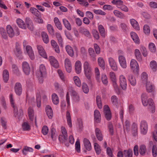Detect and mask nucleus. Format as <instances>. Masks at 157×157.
I'll return each mask as SVG.
<instances>
[{
  "label": "nucleus",
  "instance_id": "f257e3e1",
  "mask_svg": "<svg viewBox=\"0 0 157 157\" xmlns=\"http://www.w3.org/2000/svg\"><path fill=\"white\" fill-rule=\"evenodd\" d=\"M147 94L146 93H143L141 95V99L142 104L144 106H149V109L151 112L153 113L155 112V108L153 100L151 98L147 99Z\"/></svg>",
  "mask_w": 157,
  "mask_h": 157
},
{
  "label": "nucleus",
  "instance_id": "f03ea898",
  "mask_svg": "<svg viewBox=\"0 0 157 157\" xmlns=\"http://www.w3.org/2000/svg\"><path fill=\"white\" fill-rule=\"evenodd\" d=\"M58 139L60 143L64 144L67 146H69V141L67 131L64 127H61L60 134L59 135Z\"/></svg>",
  "mask_w": 157,
  "mask_h": 157
},
{
  "label": "nucleus",
  "instance_id": "7ed1b4c3",
  "mask_svg": "<svg viewBox=\"0 0 157 157\" xmlns=\"http://www.w3.org/2000/svg\"><path fill=\"white\" fill-rule=\"evenodd\" d=\"M84 74L88 79H90L91 75V68L89 63L85 61L83 65Z\"/></svg>",
  "mask_w": 157,
  "mask_h": 157
},
{
  "label": "nucleus",
  "instance_id": "20e7f679",
  "mask_svg": "<svg viewBox=\"0 0 157 157\" xmlns=\"http://www.w3.org/2000/svg\"><path fill=\"white\" fill-rule=\"evenodd\" d=\"M27 42L25 40H24L23 45L25 49L31 59L33 60L34 59V55L32 48L29 45H27Z\"/></svg>",
  "mask_w": 157,
  "mask_h": 157
},
{
  "label": "nucleus",
  "instance_id": "39448f33",
  "mask_svg": "<svg viewBox=\"0 0 157 157\" xmlns=\"http://www.w3.org/2000/svg\"><path fill=\"white\" fill-rule=\"evenodd\" d=\"M140 132L142 134L145 135L148 130V124L146 121L144 120L141 121L140 124Z\"/></svg>",
  "mask_w": 157,
  "mask_h": 157
},
{
  "label": "nucleus",
  "instance_id": "423d86ee",
  "mask_svg": "<svg viewBox=\"0 0 157 157\" xmlns=\"http://www.w3.org/2000/svg\"><path fill=\"white\" fill-rule=\"evenodd\" d=\"M104 112L106 119L108 121L111 120L112 118L111 113L108 105H105L104 106Z\"/></svg>",
  "mask_w": 157,
  "mask_h": 157
},
{
  "label": "nucleus",
  "instance_id": "0eeeda50",
  "mask_svg": "<svg viewBox=\"0 0 157 157\" xmlns=\"http://www.w3.org/2000/svg\"><path fill=\"white\" fill-rule=\"evenodd\" d=\"M130 66L134 72L138 73L139 67L137 62L134 59H132L130 63Z\"/></svg>",
  "mask_w": 157,
  "mask_h": 157
},
{
  "label": "nucleus",
  "instance_id": "6e6552de",
  "mask_svg": "<svg viewBox=\"0 0 157 157\" xmlns=\"http://www.w3.org/2000/svg\"><path fill=\"white\" fill-rule=\"evenodd\" d=\"M119 80L121 87L123 90H126L127 87V83L125 77L123 75H121L119 77Z\"/></svg>",
  "mask_w": 157,
  "mask_h": 157
},
{
  "label": "nucleus",
  "instance_id": "1a4fd4ad",
  "mask_svg": "<svg viewBox=\"0 0 157 157\" xmlns=\"http://www.w3.org/2000/svg\"><path fill=\"white\" fill-rule=\"evenodd\" d=\"M108 62L109 66L111 69L113 71H117V67L116 62L114 59L111 57L108 58Z\"/></svg>",
  "mask_w": 157,
  "mask_h": 157
},
{
  "label": "nucleus",
  "instance_id": "9d476101",
  "mask_svg": "<svg viewBox=\"0 0 157 157\" xmlns=\"http://www.w3.org/2000/svg\"><path fill=\"white\" fill-rule=\"evenodd\" d=\"M118 59L120 66L123 68H126L127 66L125 57L122 55H119L118 56Z\"/></svg>",
  "mask_w": 157,
  "mask_h": 157
},
{
  "label": "nucleus",
  "instance_id": "9b49d317",
  "mask_svg": "<svg viewBox=\"0 0 157 157\" xmlns=\"http://www.w3.org/2000/svg\"><path fill=\"white\" fill-rule=\"evenodd\" d=\"M83 143L85 150H84L85 153L86 152V151H90L91 150L92 147L91 144L89 140L86 138H84L83 140Z\"/></svg>",
  "mask_w": 157,
  "mask_h": 157
},
{
  "label": "nucleus",
  "instance_id": "f8f14e48",
  "mask_svg": "<svg viewBox=\"0 0 157 157\" xmlns=\"http://www.w3.org/2000/svg\"><path fill=\"white\" fill-rule=\"evenodd\" d=\"M23 72L26 75H29L30 72V68L29 63L26 62H24L22 64Z\"/></svg>",
  "mask_w": 157,
  "mask_h": 157
},
{
  "label": "nucleus",
  "instance_id": "ddd939ff",
  "mask_svg": "<svg viewBox=\"0 0 157 157\" xmlns=\"http://www.w3.org/2000/svg\"><path fill=\"white\" fill-rule=\"evenodd\" d=\"M10 99L12 106L13 109V112L14 116L17 117V115L18 109L17 107L14 105V100L13 98V95L11 94L10 95Z\"/></svg>",
  "mask_w": 157,
  "mask_h": 157
},
{
  "label": "nucleus",
  "instance_id": "4468645a",
  "mask_svg": "<svg viewBox=\"0 0 157 157\" xmlns=\"http://www.w3.org/2000/svg\"><path fill=\"white\" fill-rule=\"evenodd\" d=\"M14 90L16 94L18 95H20L22 93V88L20 83L17 82L14 86Z\"/></svg>",
  "mask_w": 157,
  "mask_h": 157
},
{
  "label": "nucleus",
  "instance_id": "2eb2a0df",
  "mask_svg": "<svg viewBox=\"0 0 157 157\" xmlns=\"http://www.w3.org/2000/svg\"><path fill=\"white\" fill-rule=\"evenodd\" d=\"M49 60L51 65L55 68H58L59 67V64L57 60L53 56H50L49 57Z\"/></svg>",
  "mask_w": 157,
  "mask_h": 157
},
{
  "label": "nucleus",
  "instance_id": "dca6fc26",
  "mask_svg": "<svg viewBox=\"0 0 157 157\" xmlns=\"http://www.w3.org/2000/svg\"><path fill=\"white\" fill-rule=\"evenodd\" d=\"M65 67L67 71L70 72L71 70L72 67L71 63L68 58H66L64 61Z\"/></svg>",
  "mask_w": 157,
  "mask_h": 157
},
{
  "label": "nucleus",
  "instance_id": "f3484780",
  "mask_svg": "<svg viewBox=\"0 0 157 157\" xmlns=\"http://www.w3.org/2000/svg\"><path fill=\"white\" fill-rule=\"evenodd\" d=\"M130 22L133 28L137 30L140 29V27L137 21L134 19H130Z\"/></svg>",
  "mask_w": 157,
  "mask_h": 157
},
{
  "label": "nucleus",
  "instance_id": "a211bd4d",
  "mask_svg": "<svg viewBox=\"0 0 157 157\" xmlns=\"http://www.w3.org/2000/svg\"><path fill=\"white\" fill-rule=\"evenodd\" d=\"M75 69L77 74H79L82 71V63L81 62L78 60L76 61L75 65Z\"/></svg>",
  "mask_w": 157,
  "mask_h": 157
},
{
  "label": "nucleus",
  "instance_id": "6ab92c4d",
  "mask_svg": "<svg viewBox=\"0 0 157 157\" xmlns=\"http://www.w3.org/2000/svg\"><path fill=\"white\" fill-rule=\"evenodd\" d=\"M94 117L95 122L96 123H99L100 122L101 119V116L100 113L98 110H96L94 111Z\"/></svg>",
  "mask_w": 157,
  "mask_h": 157
},
{
  "label": "nucleus",
  "instance_id": "aec40b11",
  "mask_svg": "<svg viewBox=\"0 0 157 157\" xmlns=\"http://www.w3.org/2000/svg\"><path fill=\"white\" fill-rule=\"evenodd\" d=\"M37 48L39 54L45 58H47V55L44 48L41 45H37Z\"/></svg>",
  "mask_w": 157,
  "mask_h": 157
},
{
  "label": "nucleus",
  "instance_id": "412c9836",
  "mask_svg": "<svg viewBox=\"0 0 157 157\" xmlns=\"http://www.w3.org/2000/svg\"><path fill=\"white\" fill-rule=\"evenodd\" d=\"M45 110L46 113L49 118L51 119L53 117V113L50 106L49 105H47L45 108Z\"/></svg>",
  "mask_w": 157,
  "mask_h": 157
},
{
  "label": "nucleus",
  "instance_id": "4be33fe9",
  "mask_svg": "<svg viewBox=\"0 0 157 157\" xmlns=\"http://www.w3.org/2000/svg\"><path fill=\"white\" fill-rule=\"evenodd\" d=\"M25 21L28 28L31 30H33V25L30 18L28 17H26L25 19Z\"/></svg>",
  "mask_w": 157,
  "mask_h": 157
},
{
  "label": "nucleus",
  "instance_id": "5701e85b",
  "mask_svg": "<svg viewBox=\"0 0 157 157\" xmlns=\"http://www.w3.org/2000/svg\"><path fill=\"white\" fill-rule=\"evenodd\" d=\"M51 43L55 51L57 53H59V48L56 42L54 40H52L51 41Z\"/></svg>",
  "mask_w": 157,
  "mask_h": 157
},
{
  "label": "nucleus",
  "instance_id": "b1692460",
  "mask_svg": "<svg viewBox=\"0 0 157 157\" xmlns=\"http://www.w3.org/2000/svg\"><path fill=\"white\" fill-rule=\"evenodd\" d=\"M131 37L134 42L138 44L140 43V39L137 34L134 32H132L130 33Z\"/></svg>",
  "mask_w": 157,
  "mask_h": 157
},
{
  "label": "nucleus",
  "instance_id": "393cba45",
  "mask_svg": "<svg viewBox=\"0 0 157 157\" xmlns=\"http://www.w3.org/2000/svg\"><path fill=\"white\" fill-rule=\"evenodd\" d=\"M16 22L19 27L24 29H26V25L22 20L20 18H18L17 19Z\"/></svg>",
  "mask_w": 157,
  "mask_h": 157
},
{
  "label": "nucleus",
  "instance_id": "a878e982",
  "mask_svg": "<svg viewBox=\"0 0 157 157\" xmlns=\"http://www.w3.org/2000/svg\"><path fill=\"white\" fill-rule=\"evenodd\" d=\"M53 21L57 28L60 30H62V25L59 18L58 17H55L54 18Z\"/></svg>",
  "mask_w": 157,
  "mask_h": 157
},
{
  "label": "nucleus",
  "instance_id": "bb28decb",
  "mask_svg": "<svg viewBox=\"0 0 157 157\" xmlns=\"http://www.w3.org/2000/svg\"><path fill=\"white\" fill-rule=\"evenodd\" d=\"M95 133L98 140L99 141H101L102 140V135L101 131L98 128H96L95 129Z\"/></svg>",
  "mask_w": 157,
  "mask_h": 157
},
{
  "label": "nucleus",
  "instance_id": "cd10ccee",
  "mask_svg": "<svg viewBox=\"0 0 157 157\" xmlns=\"http://www.w3.org/2000/svg\"><path fill=\"white\" fill-rule=\"evenodd\" d=\"M79 30V32L85 35L87 37H90V35L89 31L87 29L83 27H80Z\"/></svg>",
  "mask_w": 157,
  "mask_h": 157
},
{
  "label": "nucleus",
  "instance_id": "c85d7f7f",
  "mask_svg": "<svg viewBox=\"0 0 157 157\" xmlns=\"http://www.w3.org/2000/svg\"><path fill=\"white\" fill-rule=\"evenodd\" d=\"M6 31L9 36L12 37L14 36V32L13 29L10 25H8L6 27Z\"/></svg>",
  "mask_w": 157,
  "mask_h": 157
},
{
  "label": "nucleus",
  "instance_id": "c756f323",
  "mask_svg": "<svg viewBox=\"0 0 157 157\" xmlns=\"http://www.w3.org/2000/svg\"><path fill=\"white\" fill-rule=\"evenodd\" d=\"M146 86L147 91L149 93L152 92L154 89V86L149 82H147Z\"/></svg>",
  "mask_w": 157,
  "mask_h": 157
},
{
  "label": "nucleus",
  "instance_id": "7c9ffc66",
  "mask_svg": "<svg viewBox=\"0 0 157 157\" xmlns=\"http://www.w3.org/2000/svg\"><path fill=\"white\" fill-rule=\"evenodd\" d=\"M128 78L131 85L132 86H135L136 84V80L135 77L132 75H129Z\"/></svg>",
  "mask_w": 157,
  "mask_h": 157
},
{
  "label": "nucleus",
  "instance_id": "2f4dec72",
  "mask_svg": "<svg viewBox=\"0 0 157 157\" xmlns=\"http://www.w3.org/2000/svg\"><path fill=\"white\" fill-rule=\"evenodd\" d=\"M134 55L136 59L139 61L142 60L140 50L138 49H136L134 51Z\"/></svg>",
  "mask_w": 157,
  "mask_h": 157
},
{
  "label": "nucleus",
  "instance_id": "473e14b6",
  "mask_svg": "<svg viewBox=\"0 0 157 157\" xmlns=\"http://www.w3.org/2000/svg\"><path fill=\"white\" fill-rule=\"evenodd\" d=\"M41 35L43 42L45 44L48 43L49 41V39L47 33L45 32H42Z\"/></svg>",
  "mask_w": 157,
  "mask_h": 157
},
{
  "label": "nucleus",
  "instance_id": "72a5a7b5",
  "mask_svg": "<svg viewBox=\"0 0 157 157\" xmlns=\"http://www.w3.org/2000/svg\"><path fill=\"white\" fill-rule=\"evenodd\" d=\"M139 151L140 154L141 155H145L147 151V149L146 146L144 145H141L140 146Z\"/></svg>",
  "mask_w": 157,
  "mask_h": 157
},
{
  "label": "nucleus",
  "instance_id": "f704fd0d",
  "mask_svg": "<svg viewBox=\"0 0 157 157\" xmlns=\"http://www.w3.org/2000/svg\"><path fill=\"white\" fill-rule=\"evenodd\" d=\"M113 12L115 16L120 19H123L125 17L123 13L118 10H115Z\"/></svg>",
  "mask_w": 157,
  "mask_h": 157
},
{
  "label": "nucleus",
  "instance_id": "c9c22d12",
  "mask_svg": "<svg viewBox=\"0 0 157 157\" xmlns=\"http://www.w3.org/2000/svg\"><path fill=\"white\" fill-rule=\"evenodd\" d=\"M28 114L30 120L33 121L34 119V111L31 107H29L28 109Z\"/></svg>",
  "mask_w": 157,
  "mask_h": 157
},
{
  "label": "nucleus",
  "instance_id": "e433bc0d",
  "mask_svg": "<svg viewBox=\"0 0 157 157\" xmlns=\"http://www.w3.org/2000/svg\"><path fill=\"white\" fill-rule=\"evenodd\" d=\"M66 51L68 54L71 57L74 56V52L71 47L69 45H67L65 47Z\"/></svg>",
  "mask_w": 157,
  "mask_h": 157
},
{
  "label": "nucleus",
  "instance_id": "4c0bfd02",
  "mask_svg": "<svg viewBox=\"0 0 157 157\" xmlns=\"http://www.w3.org/2000/svg\"><path fill=\"white\" fill-rule=\"evenodd\" d=\"M63 23L65 28L68 30H71V27L68 21L64 18L63 19Z\"/></svg>",
  "mask_w": 157,
  "mask_h": 157
},
{
  "label": "nucleus",
  "instance_id": "58836bf2",
  "mask_svg": "<svg viewBox=\"0 0 157 157\" xmlns=\"http://www.w3.org/2000/svg\"><path fill=\"white\" fill-rule=\"evenodd\" d=\"M88 51L91 58V59L93 61H95L96 60L95 55L93 49L90 48L89 49Z\"/></svg>",
  "mask_w": 157,
  "mask_h": 157
},
{
  "label": "nucleus",
  "instance_id": "ea45409f",
  "mask_svg": "<svg viewBox=\"0 0 157 157\" xmlns=\"http://www.w3.org/2000/svg\"><path fill=\"white\" fill-rule=\"evenodd\" d=\"M98 29L99 31L101 36L105 37V31L103 26L101 25H98Z\"/></svg>",
  "mask_w": 157,
  "mask_h": 157
},
{
  "label": "nucleus",
  "instance_id": "a19ab883",
  "mask_svg": "<svg viewBox=\"0 0 157 157\" xmlns=\"http://www.w3.org/2000/svg\"><path fill=\"white\" fill-rule=\"evenodd\" d=\"M150 67L153 71H155L157 69V64L155 60L151 61L150 63Z\"/></svg>",
  "mask_w": 157,
  "mask_h": 157
},
{
  "label": "nucleus",
  "instance_id": "79ce46f5",
  "mask_svg": "<svg viewBox=\"0 0 157 157\" xmlns=\"http://www.w3.org/2000/svg\"><path fill=\"white\" fill-rule=\"evenodd\" d=\"M73 81L75 84L78 87H80L81 84L80 80L77 76H74L73 78Z\"/></svg>",
  "mask_w": 157,
  "mask_h": 157
},
{
  "label": "nucleus",
  "instance_id": "37998d69",
  "mask_svg": "<svg viewBox=\"0 0 157 157\" xmlns=\"http://www.w3.org/2000/svg\"><path fill=\"white\" fill-rule=\"evenodd\" d=\"M132 151L129 149L128 150H124L123 151V155L124 157H132Z\"/></svg>",
  "mask_w": 157,
  "mask_h": 157
},
{
  "label": "nucleus",
  "instance_id": "c03bdc74",
  "mask_svg": "<svg viewBox=\"0 0 157 157\" xmlns=\"http://www.w3.org/2000/svg\"><path fill=\"white\" fill-rule=\"evenodd\" d=\"M98 63L99 65L103 69L105 68V63L103 58L102 57H99L98 60Z\"/></svg>",
  "mask_w": 157,
  "mask_h": 157
},
{
  "label": "nucleus",
  "instance_id": "a18cd8bd",
  "mask_svg": "<svg viewBox=\"0 0 157 157\" xmlns=\"http://www.w3.org/2000/svg\"><path fill=\"white\" fill-rule=\"evenodd\" d=\"M94 148L96 154L99 155L101 152V148L100 145L97 143H95L94 144Z\"/></svg>",
  "mask_w": 157,
  "mask_h": 157
},
{
  "label": "nucleus",
  "instance_id": "49530a36",
  "mask_svg": "<svg viewBox=\"0 0 157 157\" xmlns=\"http://www.w3.org/2000/svg\"><path fill=\"white\" fill-rule=\"evenodd\" d=\"M52 100L53 103L57 105L59 103V99L57 95L55 94H53L52 95Z\"/></svg>",
  "mask_w": 157,
  "mask_h": 157
},
{
  "label": "nucleus",
  "instance_id": "de8ad7c7",
  "mask_svg": "<svg viewBox=\"0 0 157 157\" xmlns=\"http://www.w3.org/2000/svg\"><path fill=\"white\" fill-rule=\"evenodd\" d=\"M46 69L45 66L43 64H41L40 67V72L38 73L40 74L41 76L45 75L46 74Z\"/></svg>",
  "mask_w": 157,
  "mask_h": 157
},
{
  "label": "nucleus",
  "instance_id": "09e8293b",
  "mask_svg": "<svg viewBox=\"0 0 157 157\" xmlns=\"http://www.w3.org/2000/svg\"><path fill=\"white\" fill-rule=\"evenodd\" d=\"M33 151V149L32 148L27 147L25 146L22 150V152L24 155H26L27 154L28 152H32Z\"/></svg>",
  "mask_w": 157,
  "mask_h": 157
},
{
  "label": "nucleus",
  "instance_id": "8fccbe9b",
  "mask_svg": "<svg viewBox=\"0 0 157 157\" xmlns=\"http://www.w3.org/2000/svg\"><path fill=\"white\" fill-rule=\"evenodd\" d=\"M66 116L68 124L70 127H71L72 126L71 118L70 113L68 111L67 112Z\"/></svg>",
  "mask_w": 157,
  "mask_h": 157
},
{
  "label": "nucleus",
  "instance_id": "3c124183",
  "mask_svg": "<svg viewBox=\"0 0 157 157\" xmlns=\"http://www.w3.org/2000/svg\"><path fill=\"white\" fill-rule=\"evenodd\" d=\"M9 78L8 71L6 70H4L3 71V78L5 82H6Z\"/></svg>",
  "mask_w": 157,
  "mask_h": 157
},
{
  "label": "nucleus",
  "instance_id": "603ef678",
  "mask_svg": "<svg viewBox=\"0 0 157 157\" xmlns=\"http://www.w3.org/2000/svg\"><path fill=\"white\" fill-rule=\"evenodd\" d=\"M72 98L75 102H78L79 101V97L77 93L75 91L72 92Z\"/></svg>",
  "mask_w": 157,
  "mask_h": 157
},
{
  "label": "nucleus",
  "instance_id": "864d4df0",
  "mask_svg": "<svg viewBox=\"0 0 157 157\" xmlns=\"http://www.w3.org/2000/svg\"><path fill=\"white\" fill-rule=\"evenodd\" d=\"M51 136L52 138L53 141L56 140L57 134L56 133V131L54 128H52L51 129Z\"/></svg>",
  "mask_w": 157,
  "mask_h": 157
},
{
  "label": "nucleus",
  "instance_id": "5fc2aeb1",
  "mask_svg": "<svg viewBox=\"0 0 157 157\" xmlns=\"http://www.w3.org/2000/svg\"><path fill=\"white\" fill-rule=\"evenodd\" d=\"M132 134L134 136L137 134V125L136 123H133L132 125Z\"/></svg>",
  "mask_w": 157,
  "mask_h": 157
},
{
  "label": "nucleus",
  "instance_id": "6e6d98bb",
  "mask_svg": "<svg viewBox=\"0 0 157 157\" xmlns=\"http://www.w3.org/2000/svg\"><path fill=\"white\" fill-rule=\"evenodd\" d=\"M34 20L35 22L38 24H42L43 23V20L39 14L35 16L34 18Z\"/></svg>",
  "mask_w": 157,
  "mask_h": 157
},
{
  "label": "nucleus",
  "instance_id": "4d7b16f0",
  "mask_svg": "<svg viewBox=\"0 0 157 157\" xmlns=\"http://www.w3.org/2000/svg\"><path fill=\"white\" fill-rule=\"evenodd\" d=\"M96 102L98 108L100 109H101L102 108L101 99V97L99 95L96 96Z\"/></svg>",
  "mask_w": 157,
  "mask_h": 157
},
{
  "label": "nucleus",
  "instance_id": "13d9d810",
  "mask_svg": "<svg viewBox=\"0 0 157 157\" xmlns=\"http://www.w3.org/2000/svg\"><path fill=\"white\" fill-rule=\"evenodd\" d=\"M22 128L24 131H29L30 129V127L26 122H24L22 124Z\"/></svg>",
  "mask_w": 157,
  "mask_h": 157
},
{
  "label": "nucleus",
  "instance_id": "bf43d9fd",
  "mask_svg": "<svg viewBox=\"0 0 157 157\" xmlns=\"http://www.w3.org/2000/svg\"><path fill=\"white\" fill-rule=\"evenodd\" d=\"M149 48L150 51L152 52H155L156 48L155 44L152 43H150L149 44Z\"/></svg>",
  "mask_w": 157,
  "mask_h": 157
},
{
  "label": "nucleus",
  "instance_id": "052dcab7",
  "mask_svg": "<svg viewBox=\"0 0 157 157\" xmlns=\"http://www.w3.org/2000/svg\"><path fill=\"white\" fill-rule=\"evenodd\" d=\"M111 100L112 103L114 105H116L118 103V98L115 95L111 97Z\"/></svg>",
  "mask_w": 157,
  "mask_h": 157
},
{
  "label": "nucleus",
  "instance_id": "680f3d73",
  "mask_svg": "<svg viewBox=\"0 0 157 157\" xmlns=\"http://www.w3.org/2000/svg\"><path fill=\"white\" fill-rule=\"evenodd\" d=\"M30 11L32 14H34L35 16H37L39 15L38 13L39 11L34 7H31L30 9Z\"/></svg>",
  "mask_w": 157,
  "mask_h": 157
},
{
  "label": "nucleus",
  "instance_id": "e2e57ef3",
  "mask_svg": "<svg viewBox=\"0 0 157 157\" xmlns=\"http://www.w3.org/2000/svg\"><path fill=\"white\" fill-rule=\"evenodd\" d=\"M47 27L49 33L51 35L53 34L54 33V29L52 25L51 24H48L47 25Z\"/></svg>",
  "mask_w": 157,
  "mask_h": 157
},
{
  "label": "nucleus",
  "instance_id": "0e129e2a",
  "mask_svg": "<svg viewBox=\"0 0 157 157\" xmlns=\"http://www.w3.org/2000/svg\"><path fill=\"white\" fill-rule=\"evenodd\" d=\"M94 13L96 14L100 15H105L106 13L104 11H103L101 10H93Z\"/></svg>",
  "mask_w": 157,
  "mask_h": 157
},
{
  "label": "nucleus",
  "instance_id": "69168bd1",
  "mask_svg": "<svg viewBox=\"0 0 157 157\" xmlns=\"http://www.w3.org/2000/svg\"><path fill=\"white\" fill-rule=\"evenodd\" d=\"M112 85L114 88V89L117 93H118L119 92V89L118 87V85L117 83V80L114 81H112Z\"/></svg>",
  "mask_w": 157,
  "mask_h": 157
},
{
  "label": "nucleus",
  "instance_id": "338daca9",
  "mask_svg": "<svg viewBox=\"0 0 157 157\" xmlns=\"http://www.w3.org/2000/svg\"><path fill=\"white\" fill-rule=\"evenodd\" d=\"M82 89L83 92L86 94L87 93L89 92V88L87 85L85 83L82 84Z\"/></svg>",
  "mask_w": 157,
  "mask_h": 157
},
{
  "label": "nucleus",
  "instance_id": "774afa93",
  "mask_svg": "<svg viewBox=\"0 0 157 157\" xmlns=\"http://www.w3.org/2000/svg\"><path fill=\"white\" fill-rule=\"evenodd\" d=\"M101 80L103 83L105 85H107L108 82L107 78L106 76L104 74L101 75Z\"/></svg>",
  "mask_w": 157,
  "mask_h": 157
}]
</instances>
